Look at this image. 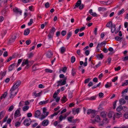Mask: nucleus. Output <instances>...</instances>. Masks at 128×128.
Returning <instances> with one entry per match:
<instances>
[{"label": "nucleus", "instance_id": "obj_22", "mask_svg": "<svg viewBox=\"0 0 128 128\" xmlns=\"http://www.w3.org/2000/svg\"><path fill=\"white\" fill-rule=\"evenodd\" d=\"M128 88H126L124 90H123L122 92V96L123 97H124V96H125L124 95V93H127L128 92Z\"/></svg>", "mask_w": 128, "mask_h": 128}, {"label": "nucleus", "instance_id": "obj_6", "mask_svg": "<svg viewBox=\"0 0 128 128\" xmlns=\"http://www.w3.org/2000/svg\"><path fill=\"white\" fill-rule=\"evenodd\" d=\"M62 80H60L58 81L57 82V83L58 84L57 85V86H61L62 85H63L65 84H66V81L63 80L62 82Z\"/></svg>", "mask_w": 128, "mask_h": 128}, {"label": "nucleus", "instance_id": "obj_26", "mask_svg": "<svg viewBox=\"0 0 128 128\" xmlns=\"http://www.w3.org/2000/svg\"><path fill=\"white\" fill-rule=\"evenodd\" d=\"M121 60L124 61H128V56H126L122 58Z\"/></svg>", "mask_w": 128, "mask_h": 128}, {"label": "nucleus", "instance_id": "obj_28", "mask_svg": "<svg viewBox=\"0 0 128 128\" xmlns=\"http://www.w3.org/2000/svg\"><path fill=\"white\" fill-rule=\"evenodd\" d=\"M72 76H74L76 74L75 69L74 68H72Z\"/></svg>", "mask_w": 128, "mask_h": 128}, {"label": "nucleus", "instance_id": "obj_64", "mask_svg": "<svg viewBox=\"0 0 128 128\" xmlns=\"http://www.w3.org/2000/svg\"><path fill=\"white\" fill-rule=\"evenodd\" d=\"M91 15L94 17H97L98 15L96 12H93L91 14Z\"/></svg>", "mask_w": 128, "mask_h": 128}, {"label": "nucleus", "instance_id": "obj_2", "mask_svg": "<svg viewBox=\"0 0 128 128\" xmlns=\"http://www.w3.org/2000/svg\"><path fill=\"white\" fill-rule=\"evenodd\" d=\"M31 122V120L30 118L26 119L24 122V124L26 126H29Z\"/></svg>", "mask_w": 128, "mask_h": 128}, {"label": "nucleus", "instance_id": "obj_41", "mask_svg": "<svg viewBox=\"0 0 128 128\" xmlns=\"http://www.w3.org/2000/svg\"><path fill=\"white\" fill-rule=\"evenodd\" d=\"M122 38H121L118 36H117L115 37V39L117 41H120L122 39Z\"/></svg>", "mask_w": 128, "mask_h": 128}, {"label": "nucleus", "instance_id": "obj_11", "mask_svg": "<svg viewBox=\"0 0 128 128\" xmlns=\"http://www.w3.org/2000/svg\"><path fill=\"white\" fill-rule=\"evenodd\" d=\"M40 114V112L39 110H37L35 112L34 116L35 118H38Z\"/></svg>", "mask_w": 128, "mask_h": 128}, {"label": "nucleus", "instance_id": "obj_34", "mask_svg": "<svg viewBox=\"0 0 128 128\" xmlns=\"http://www.w3.org/2000/svg\"><path fill=\"white\" fill-rule=\"evenodd\" d=\"M7 2V0H0V6H2L1 5L3 3L4 4L6 2Z\"/></svg>", "mask_w": 128, "mask_h": 128}, {"label": "nucleus", "instance_id": "obj_29", "mask_svg": "<svg viewBox=\"0 0 128 128\" xmlns=\"http://www.w3.org/2000/svg\"><path fill=\"white\" fill-rule=\"evenodd\" d=\"M94 110H92L91 109H88L87 111V114L89 115L90 114H91Z\"/></svg>", "mask_w": 128, "mask_h": 128}, {"label": "nucleus", "instance_id": "obj_42", "mask_svg": "<svg viewBox=\"0 0 128 128\" xmlns=\"http://www.w3.org/2000/svg\"><path fill=\"white\" fill-rule=\"evenodd\" d=\"M100 115L103 118L105 117L106 116V114H105L104 112H102L100 113Z\"/></svg>", "mask_w": 128, "mask_h": 128}, {"label": "nucleus", "instance_id": "obj_33", "mask_svg": "<svg viewBox=\"0 0 128 128\" xmlns=\"http://www.w3.org/2000/svg\"><path fill=\"white\" fill-rule=\"evenodd\" d=\"M67 100V99L66 98V96H64L61 99L62 101L64 102H65Z\"/></svg>", "mask_w": 128, "mask_h": 128}, {"label": "nucleus", "instance_id": "obj_20", "mask_svg": "<svg viewBox=\"0 0 128 128\" xmlns=\"http://www.w3.org/2000/svg\"><path fill=\"white\" fill-rule=\"evenodd\" d=\"M38 66V64H34L32 66V70L33 71H36L38 70V69L37 68V67H36L37 66Z\"/></svg>", "mask_w": 128, "mask_h": 128}, {"label": "nucleus", "instance_id": "obj_59", "mask_svg": "<svg viewBox=\"0 0 128 128\" xmlns=\"http://www.w3.org/2000/svg\"><path fill=\"white\" fill-rule=\"evenodd\" d=\"M3 56L4 57H6L8 56V53L7 51L4 52Z\"/></svg>", "mask_w": 128, "mask_h": 128}, {"label": "nucleus", "instance_id": "obj_10", "mask_svg": "<svg viewBox=\"0 0 128 128\" xmlns=\"http://www.w3.org/2000/svg\"><path fill=\"white\" fill-rule=\"evenodd\" d=\"M13 10L14 12L16 13H19V14L21 15L22 12L21 10H20L19 9L17 8H15L13 9Z\"/></svg>", "mask_w": 128, "mask_h": 128}, {"label": "nucleus", "instance_id": "obj_45", "mask_svg": "<svg viewBox=\"0 0 128 128\" xmlns=\"http://www.w3.org/2000/svg\"><path fill=\"white\" fill-rule=\"evenodd\" d=\"M124 8H122L119 12L118 13V15H120L122 14L124 12Z\"/></svg>", "mask_w": 128, "mask_h": 128}, {"label": "nucleus", "instance_id": "obj_3", "mask_svg": "<svg viewBox=\"0 0 128 128\" xmlns=\"http://www.w3.org/2000/svg\"><path fill=\"white\" fill-rule=\"evenodd\" d=\"M108 122V121L107 118H104L102 121L101 122L99 123V126H103L104 124H107Z\"/></svg>", "mask_w": 128, "mask_h": 128}, {"label": "nucleus", "instance_id": "obj_16", "mask_svg": "<svg viewBox=\"0 0 128 128\" xmlns=\"http://www.w3.org/2000/svg\"><path fill=\"white\" fill-rule=\"evenodd\" d=\"M119 102L120 104L121 105L125 104L126 101L124 98H122L120 100Z\"/></svg>", "mask_w": 128, "mask_h": 128}, {"label": "nucleus", "instance_id": "obj_1", "mask_svg": "<svg viewBox=\"0 0 128 128\" xmlns=\"http://www.w3.org/2000/svg\"><path fill=\"white\" fill-rule=\"evenodd\" d=\"M21 82L20 80L16 82L14 84L13 86L12 87L10 90V98H13L17 94L18 90L16 92H15V95L12 94V92H14V90H15L17 88H18Z\"/></svg>", "mask_w": 128, "mask_h": 128}, {"label": "nucleus", "instance_id": "obj_38", "mask_svg": "<svg viewBox=\"0 0 128 128\" xmlns=\"http://www.w3.org/2000/svg\"><path fill=\"white\" fill-rule=\"evenodd\" d=\"M76 60V58L74 56H73L72 57L71 59V62L72 63H74Z\"/></svg>", "mask_w": 128, "mask_h": 128}, {"label": "nucleus", "instance_id": "obj_5", "mask_svg": "<svg viewBox=\"0 0 128 128\" xmlns=\"http://www.w3.org/2000/svg\"><path fill=\"white\" fill-rule=\"evenodd\" d=\"M119 113H116V114H114V116L113 117V119L114 120L115 118H119L120 117H122V114L120 112H119Z\"/></svg>", "mask_w": 128, "mask_h": 128}, {"label": "nucleus", "instance_id": "obj_13", "mask_svg": "<svg viewBox=\"0 0 128 128\" xmlns=\"http://www.w3.org/2000/svg\"><path fill=\"white\" fill-rule=\"evenodd\" d=\"M30 32V30L29 28L26 29L24 30V34L25 36L28 35Z\"/></svg>", "mask_w": 128, "mask_h": 128}, {"label": "nucleus", "instance_id": "obj_51", "mask_svg": "<svg viewBox=\"0 0 128 128\" xmlns=\"http://www.w3.org/2000/svg\"><path fill=\"white\" fill-rule=\"evenodd\" d=\"M73 117L72 116H70L68 118V120L70 122H71L72 121V119L73 118Z\"/></svg>", "mask_w": 128, "mask_h": 128}, {"label": "nucleus", "instance_id": "obj_32", "mask_svg": "<svg viewBox=\"0 0 128 128\" xmlns=\"http://www.w3.org/2000/svg\"><path fill=\"white\" fill-rule=\"evenodd\" d=\"M29 107L28 106H24L22 108V110L24 111H25L28 110L29 108Z\"/></svg>", "mask_w": 128, "mask_h": 128}, {"label": "nucleus", "instance_id": "obj_50", "mask_svg": "<svg viewBox=\"0 0 128 128\" xmlns=\"http://www.w3.org/2000/svg\"><path fill=\"white\" fill-rule=\"evenodd\" d=\"M8 94V92H5L4 94L2 95V96L4 98H5L7 94Z\"/></svg>", "mask_w": 128, "mask_h": 128}, {"label": "nucleus", "instance_id": "obj_40", "mask_svg": "<svg viewBox=\"0 0 128 128\" xmlns=\"http://www.w3.org/2000/svg\"><path fill=\"white\" fill-rule=\"evenodd\" d=\"M61 52L62 54H63V53L65 51L66 48L64 47H62L60 48Z\"/></svg>", "mask_w": 128, "mask_h": 128}, {"label": "nucleus", "instance_id": "obj_12", "mask_svg": "<svg viewBox=\"0 0 128 128\" xmlns=\"http://www.w3.org/2000/svg\"><path fill=\"white\" fill-rule=\"evenodd\" d=\"M116 30V25L115 24H113L111 26V32L113 33Z\"/></svg>", "mask_w": 128, "mask_h": 128}, {"label": "nucleus", "instance_id": "obj_31", "mask_svg": "<svg viewBox=\"0 0 128 128\" xmlns=\"http://www.w3.org/2000/svg\"><path fill=\"white\" fill-rule=\"evenodd\" d=\"M80 111V108H78L74 110H73L72 112L74 114H75L76 113L77 114Z\"/></svg>", "mask_w": 128, "mask_h": 128}, {"label": "nucleus", "instance_id": "obj_44", "mask_svg": "<svg viewBox=\"0 0 128 128\" xmlns=\"http://www.w3.org/2000/svg\"><path fill=\"white\" fill-rule=\"evenodd\" d=\"M66 34V31L64 30H62L61 32L62 35L63 36H65Z\"/></svg>", "mask_w": 128, "mask_h": 128}, {"label": "nucleus", "instance_id": "obj_30", "mask_svg": "<svg viewBox=\"0 0 128 128\" xmlns=\"http://www.w3.org/2000/svg\"><path fill=\"white\" fill-rule=\"evenodd\" d=\"M21 122H17L15 123V126L16 127H19L20 126Z\"/></svg>", "mask_w": 128, "mask_h": 128}, {"label": "nucleus", "instance_id": "obj_24", "mask_svg": "<svg viewBox=\"0 0 128 128\" xmlns=\"http://www.w3.org/2000/svg\"><path fill=\"white\" fill-rule=\"evenodd\" d=\"M112 24V22L111 21L108 22L107 23L106 25V26L110 28V27L113 25Z\"/></svg>", "mask_w": 128, "mask_h": 128}, {"label": "nucleus", "instance_id": "obj_8", "mask_svg": "<svg viewBox=\"0 0 128 128\" xmlns=\"http://www.w3.org/2000/svg\"><path fill=\"white\" fill-rule=\"evenodd\" d=\"M81 4V0H78L76 3V5L74 7V9H75L78 7Z\"/></svg>", "mask_w": 128, "mask_h": 128}, {"label": "nucleus", "instance_id": "obj_21", "mask_svg": "<svg viewBox=\"0 0 128 128\" xmlns=\"http://www.w3.org/2000/svg\"><path fill=\"white\" fill-rule=\"evenodd\" d=\"M6 72V71H5L3 72H1L0 73L1 74L0 75H1V77L0 78L1 80H2L3 77L5 75Z\"/></svg>", "mask_w": 128, "mask_h": 128}, {"label": "nucleus", "instance_id": "obj_57", "mask_svg": "<svg viewBox=\"0 0 128 128\" xmlns=\"http://www.w3.org/2000/svg\"><path fill=\"white\" fill-rule=\"evenodd\" d=\"M34 55V54L32 53L31 52L30 53L28 54V57L29 58H31Z\"/></svg>", "mask_w": 128, "mask_h": 128}, {"label": "nucleus", "instance_id": "obj_62", "mask_svg": "<svg viewBox=\"0 0 128 128\" xmlns=\"http://www.w3.org/2000/svg\"><path fill=\"white\" fill-rule=\"evenodd\" d=\"M45 7L46 8H48L49 7V3L48 2H47L45 4Z\"/></svg>", "mask_w": 128, "mask_h": 128}, {"label": "nucleus", "instance_id": "obj_49", "mask_svg": "<svg viewBox=\"0 0 128 128\" xmlns=\"http://www.w3.org/2000/svg\"><path fill=\"white\" fill-rule=\"evenodd\" d=\"M4 113V111H2L1 112H0V120L3 117V114Z\"/></svg>", "mask_w": 128, "mask_h": 128}, {"label": "nucleus", "instance_id": "obj_61", "mask_svg": "<svg viewBox=\"0 0 128 128\" xmlns=\"http://www.w3.org/2000/svg\"><path fill=\"white\" fill-rule=\"evenodd\" d=\"M79 6V9L80 10H82L84 7V5L83 4H81Z\"/></svg>", "mask_w": 128, "mask_h": 128}, {"label": "nucleus", "instance_id": "obj_43", "mask_svg": "<svg viewBox=\"0 0 128 128\" xmlns=\"http://www.w3.org/2000/svg\"><path fill=\"white\" fill-rule=\"evenodd\" d=\"M14 106L13 105L11 106L9 108L8 111L10 112L12 111L13 109Z\"/></svg>", "mask_w": 128, "mask_h": 128}, {"label": "nucleus", "instance_id": "obj_48", "mask_svg": "<svg viewBox=\"0 0 128 128\" xmlns=\"http://www.w3.org/2000/svg\"><path fill=\"white\" fill-rule=\"evenodd\" d=\"M99 11H100L102 10H106V9L105 8L102 7H99L98 9Z\"/></svg>", "mask_w": 128, "mask_h": 128}, {"label": "nucleus", "instance_id": "obj_60", "mask_svg": "<svg viewBox=\"0 0 128 128\" xmlns=\"http://www.w3.org/2000/svg\"><path fill=\"white\" fill-rule=\"evenodd\" d=\"M45 71L46 72L49 73H51L52 72V70H51L48 69H45Z\"/></svg>", "mask_w": 128, "mask_h": 128}, {"label": "nucleus", "instance_id": "obj_56", "mask_svg": "<svg viewBox=\"0 0 128 128\" xmlns=\"http://www.w3.org/2000/svg\"><path fill=\"white\" fill-rule=\"evenodd\" d=\"M114 113L113 112H109L108 114V117L110 118L112 117V115Z\"/></svg>", "mask_w": 128, "mask_h": 128}, {"label": "nucleus", "instance_id": "obj_47", "mask_svg": "<svg viewBox=\"0 0 128 128\" xmlns=\"http://www.w3.org/2000/svg\"><path fill=\"white\" fill-rule=\"evenodd\" d=\"M122 110L124 112L127 111L128 110V108L126 106H122Z\"/></svg>", "mask_w": 128, "mask_h": 128}, {"label": "nucleus", "instance_id": "obj_58", "mask_svg": "<svg viewBox=\"0 0 128 128\" xmlns=\"http://www.w3.org/2000/svg\"><path fill=\"white\" fill-rule=\"evenodd\" d=\"M41 94V92H40L38 94H36V93H34V95L36 97H37V96H40V95Z\"/></svg>", "mask_w": 128, "mask_h": 128}, {"label": "nucleus", "instance_id": "obj_55", "mask_svg": "<svg viewBox=\"0 0 128 128\" xmlns=\"http://www.w3.org/2000/svg\"><path fill=\"white\" fill-rule=\"evenodd\" d=\"M72 94L71 92H68V95L70 98H72Z\"/></svg>", "mask_w": 128, "mask_h": 128}, {"label": "nucleus", "instance_id": "obj_4", "mask_svg": "<svg viewBox=\"0 0 128 128\" xmlns=\"http://www.w3.org/2000/svg\"><path fill=\"white\" fill-rule=\"evenodd\" d=\"M16 38V36L14 35L12 36L9 39L8 43H12L14 42L15 41Z\"/></svg>", "mask_w": 128, "mask_h": 128}, {"label": "nucleus", "instance_id": "obj_35", "mask_svg": "<svg viewBox=\"0 0 128 128\" xmlns=\"http://www.w3.org/2000/svg\"><path fill=\"white\" fill-rule=\"evenodd\" d=\"M125 82H123L122 83V86H125L128 84V80L125 81Z\"/></svg>", "mask_w": 128, "mask_h": 128}, {"label": "nucleus", "instance_id": "obj_54", "mask_svg": "<svg viewBox=\"0 0 128 128\" xmlns=\"http://www.w3.org/2000/svg\"><path fill=\"white\" fill-rule=\"evenodd\" d=\"M31 42V41L30 40H26V43L27 45H29Z\"/></svg>", "mask_w": 128, "mask_h": 128}, {"label": "nucleus", "instance_id": "obj_53", "mask_svg": "<svg viewBox=\"0 0 128 128\" xmlns=\"http://www.w3.org/2000/svg\"><path fill=\"white\" fill-rule=\"evenodd\" d=\"M90 80L91 79L90 78L86 79L84 81V83L86 84L88 83Z\"/></svg>", "mask_w": 128, "mask_h": 128}, {"label": "nucleus", "instance_id": "obj_14", "mask_svg": "<svg viewBox=\"0 0 128 128\" xmlns=\"http://www.w3.org/2000/svg\"><path fill=\"white\" fill-rule=\"evenodd\" d=\"M96 112L95 110H94L91 114V117L92 118H94V116L96 115Z\"/></svg>", "mask_w": 128, "mask_h": 128}, {"label": "nucleus", "instance_id": "obj_63", "mask_svg": "<svg viewBox=\"0 0 128 128\" xmlns=\"http://www.w3.org/2000/svg\"><path fill=\"white\" fill-rule=\"evenodd\" d=\"M96 96H93L91 97L89 99L90 100H95L96 98Z\"/></svg>", "mask_w": 128, "mask_h": 128}, {"label": "nucleus", "instance_id": "obj_15", "mask_svg": "<svg viewBox=\"0 0 128 128\" xmlns=\"http://www.w3.org/2000/svg\"><path fill=\"white\" fill-rule=\"evenodd\" d=\"M96 56L98 59L101 58L102 59L104 58V56L102 53H101L100 54H97Z\"/></svg>", "mask_w": 128, "mask_h": 128}, {"label": "nucleus", "instance_id": "obj_39", "mask_svg": "<svg viewBox=\"0 0 128 128\" xmlns=\"http://www.w3.org/2000/svg\"><path fill=\"white\" fill-rule=\"evenodd\" d=\"M58 113V112H56L52 114L50 116V118H52L53 117L57 115Z\"/></svg>", "mask_w": 128, "mask_h": 128}, {"label": "nucleus", "instance_id": "obj_23", "mask_svg": "<svg viewBox=\"0 0 128 128\" xmlns=\"http://www.w3.org/2000/svg\"><path fill=\"white\" fill-rule=\"evenodd\" d=\"M46 55L47 57L50 58L52 56L53 54L52 52H50L48 53Z\"/></svg>", "mask_w": 128, "mask_h": 128}, {"label": "nucleus", "instance_id": "obj_9", "mask_svg": "<svg viewBox=\"0 0 128 128\" xmlns=\"http://www.w3.org/2000/svg\"><path fill=\"white\" fill-rule=\"evenodd\" d=\"M15 63H13L10 65L8 67V71L9 72L12 71L13 69L15 66Z\"/></svg>", "mask_w": 128, "mask_h": 128}, {"label": "nucleus", "instance_id": "obj_7", "mask_svg": "<svg viewBox=\"0 0 128 128\" xmlns=\"http://www.w3.org/2000/svg\"><path fill=\"white\" fill-rule=\"evenodd\" d=\"M21 115L20 110L18 109L15 111L14 114V117H19Z\"/></svg>", "mask_w": 128, "mask_h": 128}, {"label": "nucleus", "instance_id": "obj_46", "mask_svg": "<svg viewBox=\"0 0 128 128\" xmlns=\"http://www.w3.org/2000/svg\"><path fill=\"white\" fill-rule=\"evenodd\" d=\"M124 118L126 119H128V112H125L124 115Z\"/></svg>", "mask_w": 128, "mask_h": 128}, {"label": "nucleus", "instance_id": "obj_18", "mask_svg": "<svg viewBox=\"0 0 128 128\" xmlns=\"http://www.w3.org/2000/svg\"><path fill=\"white\" fill-rule=\"evenodd\" d=\"M72 33L71 32H68L67 34V38L66 39L67 40H68L69 38H70V36H72Z\"/></svg>", "mask_w": 128, "mask_h": 128}, {"label": "nucleus", "instance_id": "obj_37", "mask_svg": "<svg viewBox=\"0 0 128 128\" xmlns=\"http://www.w3.org/2000/svg\"><path fill=\"white\" fill-rule=\"evenodd\" d=\"M54 35V34H53V33H52L51 32H49V34L48 36V38H52Z\"/></svg>", "mask_w": 128, "mask_h": 128}, {"label": "nucleus", "instance_id": "obj_36", "mask_svg": "<svg viewBox=\"0 0 128 128\" xmlns=\"http://www.w3.org/2000/svg\"><path fill=\"white\" fill-rule=\"evenodd\" d=\"M56 31V29L54 27H52V28L50 30V32H51L54 34V32Z\"/></svg>", "mask_w": 128, "mask_h": 128}, {"label": "nucleus", "instance_id": "obj_27", "mask_svg": "<svg viewBox=\"0 0 128 128\" xmlns=\"http://www.w3.org/2000/svg\"><path fill=\"white\" fill-rule=\"evenodd\" d=\"M95 120L97 122H99L100 121V120L99 116L97 115L95 117Z\"/></svg>", "mask_w": 128, "mask_h": 128}, {"label": "nucleus", "instance_id": "obj_52", "mask_svg": "<svg viewBox=\"0 0 128 128\" xmlns=\"http://www.w3.org/2000/svg\"><path fill=\"white\" fill-rule=\"evenodd\" d=\"M33 23V20L32 19H31L30 20V22L28 24V25L29 26H30Z\"/></svg>", "mask_w": 128, "mask_h": 128}, {"label": "nucleus", "instance_id": "obj_17", "mask_svg": "<svg viewBox=\"0 0 128 128\" xmlns=\"http://www.w3.org/2000/svg\"><path fill=\"white\" fill-rule=\"evenodd\" d=\"M48 124V120H44L42 122V125L44 126H47Z\"/></svg>", "mask_w": 128, "mask_h": 128}, {"label": "nucleus", "instance_id": "obj_25", "mask_svg": "<svg viewBox=\"0 0 128 128\" xmlns=\"http://www.w3.org/2000/svg\"><path fill=\"white\" fill-rule=\"evenodd\" d=\"M48 100H46V101H41L39 102V104L40 105H42L43 104H45L48 103Z\"/></svg>", "mask_w": 128, "mask_h": 128}, {"label": "nucleus", "instance_id": "obj_19", "mask_svg": "<svg viewBox=\"0 0 128 128\" xmlns=\"http://www.w3.org/2000/svg\"><path fill=\"white\" fill-rule=\"evenodd\" d=\"M122 105H120L119 106H118L116 109L117 111L118 112H120L122 110Z\"/></svg>", "mask_w": 128, "mask_h": 128}]
</instances>
